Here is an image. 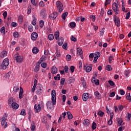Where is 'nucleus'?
I'll list each match as a JSON object with an SVG mask.
<instances>
[{
  "label": "nucleus",
  "mask_w": 131,
  "mask_h": 131,
  "mask_svg": "<svg viewBox=\"0 0 131 131\" xmlns=\"http://www.w3.org/2000/svg\"><path fill=\"white\" fill-rule=\"evenodd\" d=\"M77 54L78 56H80L81 59H83V56H82V50H81V48H77Z\"/></svg>",
  "instance_id": "nucleus-11"
},
{
  "label": "nucleus",
  "mask_w": 131,
  "mask_h": 131,
  "mask_svg": "<svg viewBox=\"0 0 131 131\" xmlns=\"http://www.w3.org/2000/svg\"><path fill=\"white\" fill-rule=\"evenodd\" d=\"M119 93L121 96H124V95H125V92L121 89L119 90Z\"/></svg>",
  "instance_id": "nucleus-51"
},
{
  "label": "nucleus",
  "mask_w": 131,
  "mask_h": 131,
  "mask_svg": "<svg viewBox=\"0 0 131 131\" xmlns=\"http://www.w3.org/2000/svg\"><path fill=\"white\" fill-rule=\"evenodd\" d=\"M75 69V67H74V66H72L70 68V70H71L72 73H73L74 72Z\"/></svg>",
  "instance_id": "nucleus-47"
},
{
  "label": "nucleus",
  "mask_w": 131,
  "mask_h": 131,
  "mask_svg": "<svg viewBox=\"0 0 131 131\" xmlns=\"http://www.w3.org/2000/svg\"><path fill=\"white\" fill-rule=\"evenodd\" d=\"M94 95L95 98L96 99H98V100H100V99H101L102 96H101V94L99 92V91H96L94 93Z\"/></svg>",
  "instance_id": "nucleus-15"
},
{
  "label": "nucleus",
  "mask_w": 131,
  "mask_h": 131,
  "mask_svg": "<svg viewBox=\"0 0 131 131\" xmlns=\"http://www.w3.org/2000/svg\"><path fill=\"white\" fill-rule=\"evenodd\" d=\"M7 51H3L1 52V57L2 58H4V57H6V56H7Z\"/></svg>",
  "instance_id": "nucleus-30"
},
{
  "label": "nucleus",
  "mask_w": 131,
  "mask_h": 131,
  "mask_svg": "<svg viewBox=\"0 0 131 131\" xmlns=\"http://www.w3.org/2000/svg\"><path fill=\"white\" fill-rule=\"evenodd\" d=\"M47 106L48 109H49V110H51V109H53V104H52V102L48 101L47 103Z\"/></svg>",
  "instance_id": "nucleus-20"
},
{
  "label": "nucleus",
  "mask_w": 131,
  "mask_h": 131,
  "mask_svg": "<svg viewBox=\"0 0 131 131\" xmlns=\"http://www.w3.org/2000/svg\"><path fill=\"white\" fill-rule=\"evenodd\" d=\"M7 118H8V115H7V114H4L3 117V120L1 122L2 125H3V126H4V128H6V127L8 126V123L6 122V121H7Z\"/></svg>",
  "instance_id": "nucleus-3"
},
{
  "label": "nucleus",
  "mask_w": 131,
  "mask_h": 131,
  "mask_svg": "<svg viewBox=\"0 0 131 131\" xmlns=\"http://www.w3.org/2000/svg\"><path fill=\"white\" fill-rule=\"evenodd\" d=\"M9 64H10V61L9 60V59L5 58L3 60V63L1 64H0V69H7V67L9 66Z\"/></svg>",
  "instance_id": "nucleus-1"
},
{
  "label": "nucleus",
  "mask_w": 131,
  "mask_h": 131,
  "mask_svg": "<svg viewBox=\"0 0 131 131\" xmlns=\"http://www.w3.org/2000/svg\"><path fill=\"white\" fill-rule=\"evenodd\" d=\"M108 82L109 84H110L111 86H114V85H115L114 82H113L112 80H108Z\"/></svg>",
  "instance_id": "nucleus-46"
},
{
  "label": "nucleus",
  "mask_w": 131,
  "mask_h": 131,
  "mask_svg": "<svg viewBox=\"0 0 131 131\" xmlns=\"http://www.w3.org/2000/svg\"><path fill=\"white\" fill-rule=\"evenodd\" d=\"M126 100H129V101H131V97H130V94L128 93L126 95Z\"/></svg>",
  "instance_id": "nucleus-42"
},
{
  "label": "nucleus",
  "mask_w": 131,
  "mask_h": 131,
  "mask_svg": "<svg viewBox=\"0 0 131 131\" xmlns=\"http://www.w3.org/2000/svg\"><path fill=\"white\" fill-rule=\"evenodd\" d=\"M32 9V7H31V6H28V11H27L28 15H29V14H30V13H31V9Z\"/></svg>",
  "instance_id": "nucleus-39"
},
{
  "label": "nucleus",
  "mask_w": 131,
  "mask_h": 131,
  "mask_svg": "<svg viewBox=\"0 0 131 131\" xmlns=\"http://www.w3.org/2000/svg\"><path fill=\"white\" fill-rule=\"evenodd\" d=\"M18 21L19 22V23H20V24L23 23V17H22V16H19L18 17Z\"/></svg>",
  "instance_id": "nucleus-38"
},
{
  "label": "nucleus",
  "mask_w": 131,
  "mask_h": 131,
  "mask_svg": "<svg viewBox=\"0 0 131 131\" xmlns=\"http://www.w3.org/2000/svg\"><path fill=\"white\" fill-rule=\"evenodd\" d=\"M11 106L13 108V109H15V110L18 109L19 108V104L18 103L14 102L11 104Z\"/></svg>",
  "instance_id": "nucleus-21"
},
{
  "label": "nucleus",
  "mask_w": 131,
  "mask_h": 131,
  "mask_svg": "<svg viewBox=\"0 0 131 131\" xmlns=\"http://www.w3.org/2000/svg\"><path fill=\"white\" fill-rule=\"evenodd\" d=\"M15 102V98L11 97L8 100V105L11 106Z\"/></svg>",
  "instance_id": "nucleus-14"
},
{
  "label": "nucleus",
  "mask_w": 131,
  "mask_h": 131,
  "mask_svg": "<svg viewBox=\"0 0 131 131\" xmlns=\"http://www.w3.org/2000/svg\"><path fill=\"white\" fill-rule=\"evenodd\" d=\"M98 115H99V116H100V117H103V116H104V112H102V111H99L98 113H97Z\"/></svg>",
  "instance_id": "nucleus-35"
},
{
  "label": "nucleus",
  "mask_w": 131,
  "mask_h": 131,
  "mask_svg": "<svg viewBox=\"0 0 131 131\" xmlns=\"http://www.w3.org/2000/svg\"><path fill=\"white\" fill-rule=\"evenodd\" d=\"M13 91L15 93H17V92H19V87L18 86H14L13 88Z\"/></svg>",
  "instance_id": "nucleus-52"
},
{
  "label": "nucleus",
  "mask_w": 131,
  "mask_h": 131,
  "mask_svg": "<svg viewBox=\"0 0 131 131\" xmlns=\"http://www.w3.org/2000/svg\"><path fill=\"white\" fill-rule=\"evenodd\" d=\"M90 94L88 93H83L82 95V99L84 101V102H86L88 101V99H89Z\"/></svg>",
  "instance_id": "nucleus-13"
},
{
  "label": "nucleus",
  "mask_w": 131,
  "mask_h": 131,
  "mask_svg": "<svg viewBox=\"0 0 131 131\" xmlns=\"http://www.w3.org/2000/svg\"><path fill=\"white\" fill-rule=\"evenodd\" d=\"M116 121L118 122V126H121L122 125V122H123V120L121 118H117Z\"/></svg>",
  "instance_id": "nucleus-16"
},
{
  "label": "nucleus",
  "mask_w": 131,
  "mask_h": 131,
  "mask_svg": "<svg viewBox=\"0 0 131 131\" xmlns=\"http://www.w3.org/2000/svg\"><path fill=\"white\" fill-rule=\"evenodd\" d=\"M51 95H52V105H56V91L55 90H53L51 91Z\"/></svg>",
  "instance_id": "nucleus-4"
},
{
  "label": "nucleus",
  "mask_w": 131,
  "mask_h": 131,
  "mask_svg": "<svg viewBox=\"0 0 131 131\" xmlns=\"http://www.w3.org/2000/svg\"><path fill=\"white\" fill-rule=\"evenodd\" d=\"M41 66L42 68H46V67H47V63L43 62L41 63Z\"/></svg>",
  "instance_id": "nucleus-64"
},
{
  "label": "nucleus",
  "mask_w": 131,
  "mask_h": 131,
  "mask_svg": "<svg viewBox=\"0 0 131 131\" xmlns=\"http://www.w3.org/2000/svg\"><path fill=\"white\" fill-rule=\"evenodd\" d=\"M112 14H113V11L112 10V9L108 10L107 11V14L111 15Z\"/></svg>",
  "instance_id": "nucleus-61"
},
{
  "label": "nucleus",
  "mask_w": 131,
  "mask_h": 131,
  "mask_svg": "<svg viewBox=\"0 0 131 131\" xmlns=\"http://www.w3.org/2000/svg\"><path fill=\"white\" fill-rule=\"evenodd\" d=\"M43 25H45V21L43 20H40L39 26L40 28H42V27H43Z\"/></svg>",
  "instance_id": "nucleus-33"
},
{
  "label": "nucleus",
  "mask_w": 131,
  "mask_h": 131,
  "mask_svg": "<svg viewBox=\"0 0 131 131\" xmlns=\"http://www.w3.org/2000/svg\"><path fill=\"white\" fill-rule=\"evenodd\" d=\"M83 124L85 126H89L90 124H91V122H90V120L88 119H86L83 120Z\"/></svg>",
  "instance_id": "nucleus-17"
},
{
  "label": "nucleus",
  "mask_w": 131,
  "mask_h": 131,
  "mask_svg": "<svg viewBox=\"0 0 131 131\" xmlns=\"http://www.w3.org/2000/svg\"><path fill=\"white\" fill-rule=\"evenodd\" d=\"M3 17H4V19H6V18H7V11H5L3 13Z\"/></svg>",
  "instance_id": "nucleus-62"
},
{
  "label": "nucleus",
  "mask_w": 131,
  "mask_h": 131,
  "mask_svg": "<svg viewBox=\"0 0 131 131\" xmlns=\"http://www.w3.org/2000/svg\"><path fill=\"white\" fill-rule=\"evenodd\" d=\"M113 59V56H111L108 57V62L109 63H111L112 62V60Z\"/></svg>",
  "instance_id": "nucleus-63"
},
{
  "label": "nucleus",
  "mask_w": 131,
  "mask_h": 131,
  "mask_svg": "<svg viewBox=\"0 0 131 131\" xmlns=\"http://www.w3.org/2000/svg\"><path fill=\"white\" fill-rule=\"evenodd\" d=\"M65 80H66L65 78H61L60 80V84H61L62 85H64V83H65Z\"/></svg>",
  "instance_id": "nucleus-48"
},
{
  "label": "nucleus",
  "mask_w": 131,
  "mask_h": 131,
  "mask_svg": "<svg viewBox=\"0 0 131 131\" xmlns=\"http://www.w3.org/2000/svg\"><path fill=\"white\" fill-rule=\"evenodd\" d=\"M34 109L35 113H38V112H40V110H41V107H40V105L39 104L37 105V104H35Z\"/></svg>",
  "instance_id": "nucleus-10"
},
{
  "label": "nucleus",
  "mask_w": 131,
  "mask_h": 131,
  "mask_svg": "<svg viewBox=\"0 0 131 131\" xmlns=\"http://www.w3.org/2000/svg\"><path fill=\"white\" fill-rule=\"evenodd\" d=\"M36 95H40L41 94H42V86L40 84H37V85L36 87Z\"/></svg>",
  "instance_id": "nucleus-7"
},
{
  "label": "nucleus",
  "mask_w": 131,
  "mask_h": 131,
  "mask_svg": "<svg viewBox=\"0 0 131 131\" xmlns=\"http://www.w3.org/2000/svg\"><path fill=\"white\" fill-rule=\"evenodd\" d=\"M86 72H91L92 71V67L91 66H88L85 69Z\"/></svg>",
  "instance_id": "nucleus-36"
},
{
  "label": "nucleus",
  "mask_w": 131,
  "mask_h": 131,
  "mask_svg": "<svg viewBox=\"0 0 131 131\" xmlns=\"http://www.w3.org/2000/svg\"><path fill=\"white\" fill-rule=\"evenodd\" d=\"M58 72V69L55 66H53L51 68V73L52 74H56Z\"/></svg>",
  "instance_id": "nucleus-18"
},
{
  "label": "nucleus",
  "mask_w": 131,
  "mask_h": 131,
  "mask_svg": "<svg viewBox=\"0 0 131 131\" xmlns=\"http://www.w3.org/2000/svg\"><path fill=\"white\" fill-rule=\"evenodd\" d=\"M38 36V34H37V33L33 32L32 33L31 37L32 40H36Z\"/></svg>",
  "instance_id": "nucleus-12"
},
{
  "label": "nucleus",
  "mask_w": 131,
  "mask_h": 131,
  "mask_svg": "<svg viewBox=\"0 0 131 131\" xmlns=\"http://www.w3.org/2000/svg\"><path fill=\"white\" fill-rule=\"evenodd\" d=\"M130 16V12H128L127 13H126V16L125 17V19L126 20H128V19H129V17Z\"/></svg>",
  "instance_id": "nucleus-50"
},
{
  "label": "nucleus",
  "mask_w": 131,
  "mask_h": 131,
  "mask_svg": "<svg viewBox=\"0 0 131 131\" xmlns=\"http://www.w3.org/2000/svg\"><path fill=\"white\" fill-rule=\"evenodd\" d=\"M90 18L92 19V21L93 22H95L96 21V16L91 15H90Z\"/></svg>",
  "instance_id": "nucleus-45"
},
{
  "label": "nucleus",
  "mask_w": 131,
  "mask_h": 131,
  "mask_svg": "<svg viewBox=\"0 0 131 131\" xmlns=\"http://www.w3.org/2000/svg\"><path fill=\"white\" fill-rule=\"evenodd\" d=\"M64 69L66 73H68V70H69V68H68V66H66L64 68Z\"/></svg>",
  "instance_id": "nucleus-55"
},
{
  "label": "nucleus",
  "mask_w": 131,
  "mask_h": 131,
  "mask_svg": "<svg viewBox=\"0 0 131 131\" xmlns=\"http://www.w3.org/2000/svg\"><path fill=\"white\" fill-rule=\"evenodd\" d=\"M40 66L38 65V63H36V67L34 69V72H38Z\"/></svg>",
  "instance_id": "nucleus-28"
},
{
  "label": "nucleus",
  "mask_w": 131,
  "mask_h": 131,
  "mask_svg": "<svg viewBox=\"0 0 131 131\" xmlns=\"http://www.w3.org/2000/svg\"><path fill=\"white\" fill-rule=\"evenodd\" d=\"M19 98V99H22L23 98V88L22 87H20Z\"/></svg>",
  "instance_id": "nucleus-22"
},
{
  "label": "nucleus",
  "mask_w": 131,
  "mask_h": 131,
  "mask_svg": "<svg viewBox=\"0 0 131 131\" xmlns=\"http://www.w3.org/2000/svg\"><path fill=\"white\" fill-rule=\"evenodd\" d=\"M28 29L30 32H32V31H33V27L32 26V25H30L28 27Z\"/></svg>",
  "instance_id": "nucleus-40"
},
{
  "label": "nucleus",
  "mask_w": 131,
  "mask_h": 131,
  "mask_svg": "<svg viewBox=\"0 0 131 131\" xmlns=\"http://www.w3.org/2000/svg\"><path fill=\"white\" fill-rule=\"evenodd\" d=\"M113 10L114 11L116 15H118V12H119V7L116 3H114L112 5Z\"/></svg>",
  "instance_id": "nucleus-5"
},
{
  "label": "nucleus",
  "mask_w": 131,
  "mask_h": 131,
  "mask_svg": "<svg viewBox=\"0 0 131 131\" xmlns=\"http://www.w3.org/2000/svg\"><path fill=\"white\" fill-rule=\"evenodd\" d=\"M111 4V0H105V2L104 3L105 8H107V5H110Z\"/></svg>",
  "instance_id": "nucleus-31"
},
{
  "label": "nucleus",
  "mask_w": 131,
  "mask_h": 131,
  "mask_svg": "<svg viewBox=\"0 0 131 131\" xmlns=\"http://www.w3.org/2000/svg\"><path fill=\"white\" fill-rule=\"evenodd\" d=\"M39 7H41L42 8H43L45 7V4L43 3V2L40 1L39 3Z\"/></svg>",
  "instance_id": "nucleus-54"
},
{
  "label": "nucleus",
  "mask_w": 131,
  "mask_h": 131,
  "mask_svg": "<svg viewBox=\"0 0 131 131\" xmlns=\"http://www.w3.org/2000/svg\"><path fill=\"white\" fill-rule=\"evenodd\" d=\"M20 114V115H23L24 116H25V115H26V113H25V110H21Z\"/></svg>",
  "instance_id": "nucleus-58"
},
{
  "label": "nucleus",
  "mask_w": 131,
  "mask_h": 131,
  "mask_svg": "<svg viewBox=\"0 0 131 131\" xmlns=\"http://www.w3.org/2000/svg\"><path fill=\"white\" fill-rule=\"evenodd\" d=\"M68 15V12H66L63 13L61 15L62 18L63 20H66V17H67Z\"/></svg>",
  "instance_id": "nucleus-27"
},
{
  "label": "nucleus",
  "mask_w": 131,
  "mask_h": 131,
  "mask_svg": "<svg viewBox=\"0 0 131 131\" xmlns=\"http://www.w3.org/2000/svg\"><path fill=\"white\" fill-rule=\"evenodd\" d=\"M94 53H91L89 55V57L90 58V61H93V58H94Z\"/></svg>",
  "instance_id": "nucleus-59"
},
{
  "label": "nucleus",
  "mask_w": 131,
  "mask_h": 131,
  "mask_svg": "<svg viewBox=\"0 0 131 131\" xmlns=\"http://www.w3.org/2000/svg\"><path fill=\"white\" fill-rule=\"evenodd\" d=\"M70 25L71 27L74 28L75 27V26H76V24L74 22H72L70 24Z\"/></svg>",
  "instance_id": "nucleus-49"
},
{
  "label": "nucleus",
  "mask_w": 131,
  "mask_h": 131,
  "mask_svg": "<svg viewBox=\"0 0 131 131\" xmlns=\"http://www.w3.org/2000/svg\"><path fill=\"white\" fill-rule=\"evenodd\" d=\"M100 56H101V53H100V52H96L95 53L94 57L99 58H100Z\"/></svg>",
  "instance_id": "nucleus-43"
},
{
  "label": "nucleus",
  "mask_w": 131,
  "mask_h": 131,
  "mask_svg": "<svg viewBox=\"0 0 131 131\" xmlns=\"http://www.w3.org/2000/svg\"><path fill=\"white\" fill-rule=\"evenodd\" d=\"M66 58L67 61H70V60H71V55L68 54L66 56Z\"/></svg>",
  "instance_id": "nucleus-53"
},
{
  "label": "nucleus",
  "mask_w": 131,
  "mask_h": 131,
  "mask_svg": "<svg viewBox=\"0 0 131 131\" xmlns=\"http://www.w3.org/2000/svg\"><path fill=\"white\" fill-rule=\"evenodd\" d=\"M62 48H63L64 50H67V49H68L67 42L64 43V44L62 45Z\"/></svg>",
  "instance_id": "nucleus-57"
},
{
  "label": "nucleus",
  "mask_w": 131,
  "mask_h": 131,
  "mask_svg": "<svg viewBox=\"0 0 131 131\" xmlns=\"http://www.w3.org/2000/svg\"><path fill=\"white\" fill-rule=\"evenodd\" d=\"M40 15L41 16H42L43 18H46V17H47V13H46V10L42 9L41 11Z\"/></svg>",
  "instance_id": "nucleus-23"
},
{
  "label": "nucleus",
  "mask_w": 131,
  "mask_h": 131,
  "mask_svg": "<svg viewBox=\"0 0 131 131\" xmlns=\"http://www.w3.org/2000/svg\"><path fill=\"white\" fill-rule=\"evenodd\" d=\"M129 73H130V72L129 71V70H126L124 72V75H125V76H127V75H128Z\"/></svg>",
  "instance_id": "nucleus-60"
},
{
  "label": "nucleus",
  "mask_w": 131,
  "mask_h": 131,
  "mask_svg": "<svg viewBox=\"0 0 131 131\" xmlns=\"http://www.w3.org/2000/svg\"><path fill=\"white\" fill-rule=\"evenodd\" d=\"M97 124H96V122H93V123H92V129H96V128H97Z\"/></svg>",
  "instance_id": "nucleus-41"
},
{
  "label": "nucleus",
  "mask_w": 131,
  "mask_h": 131,
  "mask_svg": "<svg viewBox=\"0 0 131 131\" xmlns=\"http://www.w3.org/2000/svg\"><path fill=\"white\" fill-rule=\"evenodd\" d=\"M67 114L68 115V119H69L70 120L73 118V116L72 115V114H71L70 112H68L67 113Z\"/></svg>",
  "instance_id": "nucleus-24"
},
{
  "label": "nucleus",
  "mask_w": 131,
  "mask_h": 131,
  "mask_svg": "<svg viewBox=\"0 0 131 131\" xmlns=\"http://www.w3.org/2000/svg\"><path fill=\"white\" fill-rule=\"evenodd\" d=\"M56 7L57 8V10L58 13H61L63 12V10H64V7L63 6V4H62V3L59 1H57L56 2Z\"/></svg>",
  "instance_id": "nucleus-2"
},
{
  "label": "nucleus",
  "mask_w": 131,
  "mask_h": 131,
  "mask_svg": "<svg viewBox=\"0 0 131 131\" xmlns=\"http://www.w3.org/2000/svg\"><path fill=\"white\" fill-rule=\"evenodd\" d=\"M59 35H60V33H59L58 31L54 33L55 38V39H56V40H58V39H59Z\"/></svg>",
  "instance_id": "nucleus-26"
},
{
  "label": "nucleus",
  "mask_w": 131,
  "mask_h": 131,
  "mask_svg": "<svg viewBox=\"0 0 131 131\" xmlns=\"http://www.w3.org/2000/svg\"><path fill=\"white\" fill-rule=\"evenodd\" d=\"M58 17V12L54 11L53 13L51 14L49 17L51 20H55Z\"/></svg>",
  "instance_id": "nucleus-9"
},
{
  "label": "nucleus",
  "mask_w": 131,
  "mask_h": 131,
  "mask_svg": "<svg viewBox=\"0 0 131 131\" xmlns=\"http://www.w3.org/2000/svg\"><path fill=\"white\" fill-rule=\"evenodd\" d=\"M38 49H37V47H34L32 49V52L33 54H37V53H38Z\"/></svg>",
  "instance_id": "nucleus-29"
},
{
  "label": "nucleus",
  "mask_w": 131,
  "mask_h": 131,
  "mask_svg": "<svg viewBox=\"0 0 131 131\" xmlns=\"http://www.w3.org/2000/svg\"><path fill=\"white\" fill-rule=\"evenodd\" d=\"M54 38H55V37H54V34H50L48 36V38H49V40H53Z\"/></svg>",
  "instance_id": "nucleus-32"
},
{
  "label": "nucleus",
  "mask_w": 131,
  "mask_h": 131,
  "mask_svg": "<svg viewBox=\"0 0 131 131\" xmlns=\"http://www.w3.org/2000/svg\"><path fill=\"white\" fill-rule=\"evenodd\" d=\"M105 69L107 70V71H111L112 70V68L111 65H107L105 67Z\"/></svg>",
  "instance_id": "nucleus-34"
},
{
  "label": "nucleus",
  "mask_w": 131,
  "mask_h": 131,
  "mask_svg": "<svg viewBox=\"0 0 131 131\" xmlns=\"http://www.w3.org/2000/svg\"><path fill=\"white\" fill-rule=\"evenodd\" d=\"M71 40L72 41H77V39H76V38L74 37V36H73V35H72L71 37Z\"/></svg>",
  "instance_id": "nucleus-56"
},
{
  "label": "nucleus",
  "mask_w": 131,
  "mask_h": 131,
  "mask_svg": "<svg viewBox=\"0 0 131 131\" xmlns=\"http://www.w3.org/2000/svg\"><path fill=\"white\" fill-rule=\"evenodd\" d=\"M13 34L15 38H18L19 37V33L17 32H14Z\"/></svg>",
  "instance_id": "nucleus-37"
},
{
  "label": "nucleus",
  "mask_w": 131,
  "mask_h": 131,
  "mask_svg": "<svg viewBox=\"0 0 131 131\" xmlns=\"http://www.w3.org/2000/svg\"><path fill=\"white\" fill-rule=\"evenodd\" d=\"M5 27H3L1 29V33H3V34H6V30H5Z\"/></svg>",
  "instance_id": "nucleus-44"
},
{
  "label": "nucleus",
  "mask_w": 131,
  "mask_h": 131,
  "mask_svg": "<svg viewBox=\"0 0 131 131\" xmlns=\"http://www.w3.org/2000/svg\"><path fill=\"white\" fill-rule=\"evenodd\" d=\"M58 45L61 47V46H62V45H63V43H64V38H63V37H60L59 38H58Z\"/></svg>",
  "instance_id": "nucleus-19"
},
{
  "label": "nucleus",
  "mask_w": 131,
  "mask_h": 131,
  "mask_svg": "<svg viewBox=\"0 0 131 131\" xmlns=\"http://www.w3.org/2000/svg\"><path fill=\"white\" fill-rule=\"evenodd\" d=\"M35 123H34V122H32L31 125V130L32 131H34L35 130Z\"/></svg>",
  "instance_id": "nucleus-25"
},
{
  "label": "nucleus",
  "mask_w": 131,
  "mask_h": 131,
  "mask_svg": "<svg viewBox=\"0 0 131 131\" xmlns=\"http://www.w3.org/2000/svg\"><path fill=\"white\" fill-rule=\"evenodd\" d=\"M114 18L115 25L117 27H119V26H120V20L119 19V17H118L116 15H115L114 16Z\"/></svg>",
  "instance_id": "nucleus-8"
},
{
  "label": "nucleus",
  "mask_w": 131,
  "mask_h": 131,
  "mask_svg": "<svg viewBox=\"0 0 131 131\" xmlns=\"http://www.w3.org/2000/svg\"><path fill=\"white\" fill-rule=\"evenodd\" d=\"M14 57V60H16V62H18V63H22L23 62V57L19 56L18 53H16Z\"/></svg>",
  "instance_id": "nucleus-6"
}]
</instances>
